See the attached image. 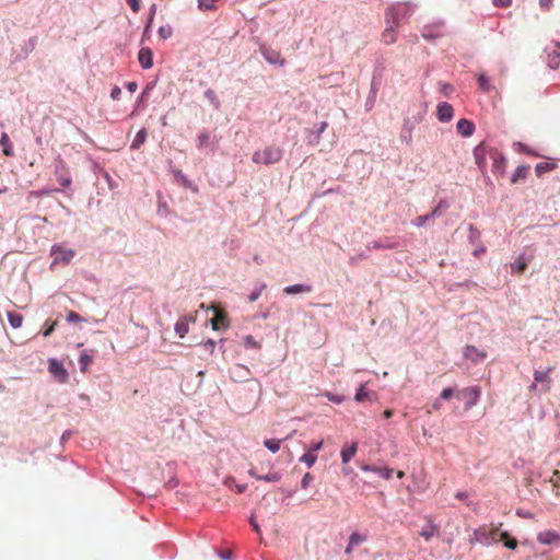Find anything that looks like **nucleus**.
Instances as JSON below:
<instances>
[{
	"label": "nucleus",
	"mask_w": 560,
	"mask_h": 560,
	"mask_svg": "<svg viewBox=\"0 0 560 560\" xmlns=\"http://www.w3.org/2000/svg\"><path fill=\"white\" fill-rule=\"evenodd\" d=\"M557 49L548 55L549 67L557 69L560 65V43H557Z\"/></svg>",
	"instance_id": "obj_24"
},
{
	"label": "nucleus",
	"mask_w": 560,
	"mask_h": 560,
	"mask_svg": "<svg viewBox=\"0 0 560 560\" xmlns=\"http://www.w3.org/2000/svg\"><path fill=\"white\" fill-rule=\"evenodd\" d=\"M502 523L494 525H482L474 532L476 541L483 545H491L502 541L509 549L517 547V540L512 538L506 532H500Z\"/></svg>",
	"instance_id": "obj_1"
},
{
	"label": "nucleus",
	"mask_w": 560,
	"mask_h": 560,
	"mask_svg": "<svg viewBox=\"0 0 560 560\" xmlns=\"http://www.w3.org/2000/svg\"><path fill=\"white\" fill-rule=\"evenodd\" d=\"M393 413H394V412H393V410H392V409H386V410H384V412H383V417H384L385 419H388V418H390V417L393 416Z\"/></svg>",
	"instance_id": "obj_59"
},
{
	"label": "nucleus",
	"mask_w": 560,
	"mask_h": 560,
	"mask_svg": "<svg viewBox=\"0 0 560 560\" xmlns=\"http://www.w3.org/2000/svg\"><path fill=\"white\" fill-rule=\"evenodd\" d=\"M463 355L474 364L481 363L487 358V352L468 345L464 348Z\"/></svg>",
	"instance_id": "obj_8"
},
{
	"label": "nucleus",
	"mask_w": 560,
	"mask_h": 560,
	"mask_svg": "<svg viewBox=\"0 0 560 560\" xmlns=\"http://www.w3.org/2000/svg\"><path fill=\"white\" fill-rule=\"evenodd\" d=\"M436 532V527L435 526H430L428 528H424L420 532V535L428 541L430 540L434 533Z\"/></svg>",
	"instance_id": "obj_38"
},
{
	"label": "nucleus",
	"mask_w": 560,
	"mask_h": 560,
	"mask_svg": "<svg viewBox=\"0 0 560 560\" xmlns=\"http://www.w3.org/2000/svg\"><path fill=\"white\" fill-rule=\"evenodd\" d=\"M316 460L317 455L312 452H307L300 457V462L305 463L308 467H312Z\"/></svg>",
	"instance_id": "obj_30"
},
{
	"label": "nucleus",
	"mask_w": 560,
	"mask_h": 560,
	"mask_svg": "<svg viewBox=\"0 0 560 560\" xmlns=\"http://www.w3.org/2000/svg\"><path fill=\"white\" fill-rule=\"evenodd\" d=\"M366 540V536L359 534L358 532H353L349 537V542L351 546H359L360 544Z\"/></svg>",
	"instance_id": "obj_33"
},
{
	"label": "nucleus",
	"mask_w": 560,
	"mask_h": 560,
	"mask_svg": "<svg viewBox=\"0 0 560 560\" xmlns=\"http://www.w3.org/2000/svg\"><path fill=\"white\" fill-rule=\"evenodd\" d=\"M555 368L550 366L546 371H535L534 372V380L536 383L540 384V389L544 393H548L551 389V373L553 372Z\"/></svg>",
	"instance_id": "obj_6"
},
{
	"label": "nucleus",
	"mask_w": 560,
	"mask_h": 560,
	"mask_svg": "<svg viewBox=\"0 0 560 560\" xmlns=\"http://www.w3.org/2000/svg\"><path fill=\"white\" fill-rule=\"evenodd\" d=\"M446 96L450 95V92H453V86L450 84H443L441 90Z\"/></svg>",
	"instance_id": "obj_57"
},
{
	"label": "nucleus",
	"mask_w": 560,
	"mask_h": 560,
	"mask_svg": "<svg viewBox=\"0 0 560 560\" xmlns=\"http://www.w3.org/2000/svg\"><path fill=\"white\" fill-rule=\"evenodd\" d=\"M48 371L59 383H66L68 381V372L63 368L62 363L58 362L56 359H50L48 361Z\"/></svg>",
	"instance_id": "obj_7"
},
{
	"label": "nucleus",
	"mask_w": 560,
	"mask_h": 560,
	"mask_svg": "<svg viewBox=\"0 0 560 560\" xmlns=\"http://www.w3.org/2000/svg\"><path fill=\"white\" fill-rule=\"evenodd\" d=\"M446 207H447L446 205H444L443 202H440V205H439L434 210H432V212H431V213H429V214H430L432 218H435V217H438V215H439V213H440L441 209H442V208H446Z\"/></svg>",
	"instance_id": "obj_55"
},
{
	"label": "nucleus",
	"mask_w": 560,
	"mask_h": 560,
	"mask_svg": "<svg viewBox=\"0 0 560 560\" xmlns=\"http://www.w3.org/2000/svg\"><path fill=\"white\" fill-rule=\"evenodd\" d=\"M511 268L522 273L527 268V261H525L522 257L517 258L513 264H511Z\"/></svg>",
	"instance_id": "obj_34"
},
{
	"label": "nucleus",
	"mask_w": 560,
	"mask_h": 560,
	"mask_svg": "<svg viewBox=\"0 0 560 560\" xmlns=\"http://www.w3.org/2000/svg\"><path fill=\"white\" fill-rule=\"evenodd\" d=\"M265 284H261L259 289H256L255 291H253L249 296H248V300L249 302H255L259 299V296L261 295V292L262 290L265 289Z\"/></svg>",
	"instance_id": "obj_43"
},
{
	"label": "nucleus",
	"mask_w": 560,
	"mask_h": 560,
	"mask_svg": "<svg viewBox=\"0 0 560 560\" xmlns=\"http://www.w3.org/2000/svg\"><path fill=\"white\" fill-rule=\"evenodd\" d=\"M456 498L459 500H464L465 498H467V493L466 492H457Z\"/></svg>",
	"instance_id": "obj_61"
},
{
	"label": "nucleus",
	"mask_w": 560,
	"mask_h": 560,
	"mask_svg": "<svg viewBox=\"0 0 560 560\" xmlns=\"http://www.w3.org/2000/svg\"><path fill=\"white\" fill-rule=\"evenodd\" d=\"M314 480V477L311 472H306L302 480H301V487L302 489H307L308 486L312 483V481Z\"/></svg>",
	"instance_id": "obj_40"
},
{
	"label": "nucleus",
	"mask_w": 560,
	"mask_h": 560,
	"mask_svg": "<svg viewBox=\"0 0 560 560\" xmlns=\"http://www.w3.org/2000/svg\"><path fill=\"white\" fill-rule=\"evenodd\" d=\"M432 407L435 409V410H439L441 408V402L439 400H435L432 405Z\"/></svg>",
	"instance_id": "obj_63"
},
{
	"label": "nucleus",
	"mask_w": 560,
	"mask_h": 560,
	"mask_svg": "<svg viewBox=\"0 0 560 560\" xmlns=\"http://www.w3.org/2000/svg\"><path fill=\"white\" fill-rule=\"evenodd\" d=\"M261 51H262V55H264L265 59L269 63H280L281 66L284 65L285 61L281 57L279 51L273 50V49H269V48H264Z\"/></svg>",
	"instance_id": "obj_18"
},
{
	"label": "nucleus",
	"mask_w": 560,
	"mask_h": 560,
	"mask_svg": "<svg viewBox=\"0 0 560 560\" xmlns=\"http://www.w3.org/2000/svg\"><path fill=\"white\" fill-rule=\"evenodd\" d=\"M454 394H455V390L451 387H447L441 392L440 398L444 399V400H448L450 398H452L454 396Z\"/></svg>",
	"instance_id": "obj_44"
},
{
	"label": "nucleus",
	"mask_w": 560,
	"mask_h": 560,
	"mask_svg": "<svg viewBox=\"0 0 560 560\" xmlns=\"http://www.w3.org/2000/svg\"><path fill=\"white\" fill-rule=\"evenodd\" d=\"M456 128H457V132L459 135H462L463 137L471 136L475 130L474 124L467 119H459Z\"/></svg>",
	"instance_id": "obj_17"
},
{
	"label": "nucleus",
	"mask_w": 560,
	"mask_h": 560,
	"mask_svg": "<svg viewBox=\"0 0 560 560\" xmlns=\"http://www.w3.org/2000/svg\"><path fill=\"white\" fill-rule=\"evenodd\" d=\"M256 479L264 480L266 482H277L281 479V475L278 471H271L267 475L256 476Z\"/></svg>",
	"instance_id": "obj_29"
},
{
	"label": "nucleus",
	"mask_w": 560,
	"mask_h": 560,
	"mask_svg": "<svg viewBox=\"0 0 560 560\" xmlns=\"http://www.w3.org/2000/svg\"><path fill=\"white\" fill-rule=\"evenodd\" d=\"M488 154L489 150L482 144H479L474 151L476 164L478 165L481 172L486 171Z\"/></svg>",
	"instance_id": "obj_9"
},
{
	"label": "nucleus",
	"mask_w": 560,
	"mask_h": 560,
	"mask_svg": "<svg viewBox=\"0 0 560 560\" xmlns=\"http://www.w3.org/2000/svg\"><path fill=\"white\" fill-rule=\"evenodd\" d=\"M528 171H529V166L528 165H521L518 166L512 178H511V183L512 184H516L518 180H523L526 178L527 174H528Z\"/></svg>",
	"instance_id": "obj_22"
},
{
	"label": "nucleus",
	"mask_w": 560,
	"mask_h": 560,
	"mask_svg": "<svg viewBox=\"0 0 560 560\" xmlns=\"http://www.w3.org/2000/svg\"><path fill=\"white\" fill-rule=\"evenodd\" d=\"M244 345L247 348H257V349L260 348V345L250 335H247L246 337H244Z\"/></svg>",
	"instance_id": "obj_39"
},
{
	"label": "nucleus",
	"mask_w": 560,
	"mask_h": 560,
	"mask_svg": "<svg viewBox=\"0 0 560 560\" xmlns=\"http://www.w3.org/2000/svg\"><path fill=\"white\" fill-rule=\"evenodd\" d=\"M246 488H247L246 485H238V486H236V492L243 493L246 490Z\"/></svg>",
	"instance_id": "obj_60"
},
{
	"label": "nucleus",
	"mask_w": 560,
	"mask_h": 560,
	"mask_svg": "<svg viewBox=\"0 0 560 560\" xmlns=\"http://www.w3.org/2000/svg\"><path fill=\"white\" fill-rule=\"evenodd\" d=\"M422 36H423L424 38H427V39H430V38H438V37H440V36H441V33H440V31H438V30H436L435 32H431V31H430V32H427V31H423V32H422Z\"/></svg>",
	"instance_id": "obj_48"
},
{
	"label": "nucleus",
	"mask_w": 560,
	"mask_h": 560,
	"mask_svg": "<svg viewBox=\"0 0 560 560\" xmlns=\"http://www.w3.org/2000/svg\"><path fill=\"white\" fill-rule=\"evenodd\" d=\"M137 89H138V84H137L136 82H129V83L127 84V90H128L129 92H131V93H132V92H136V91H137Z\"/></svg>",
	"instance_id": "obj_58"
},
{
	"label": "nucleus",
	"mask_w": 560,
	"mask_h": 560,
	"mask_svg": "<svg viewBox=\"0 0 560 560\" xmlns=\"http://www.w3.org/2000/svg\"><path fill=\"white\" fill-rule=\"evenodd\" d=\"M50 255L54 257L52 264L54 265H68L72 258L75 255V252L71 248H66L62 245H54L50 249Z\"/></svg>",
	"instance_id": "obj_4"
},
{
	"label": "nucleus",
	"mask_w": 560,
	"mask_h": 560,
	"mask_svg": "<svg viewBox=\"0 0 560 560\" xmlns=\"http://www.w3.org/2000/svg\"><path fill=\"white\" fill-rule=\"evenodd\" d=\"M283 155L281 148L276 145H268L262 150H257L252 155V161L256 164L271 165L278 163Z\"/></svg>",
	"instance_id": "obj_3"
},
{
	"label": "nucleus",
	"mask_w": 560,
	"mask_h": 560,
	"mask_svg": "<svg viewBox=\"0 0 560 560\" xmlns=\"http://www.w3.org/2000/svg\"><path fill=\"white\" fill-rule=\"evenodd\" d=\"M232 380L241 382L246 380L250 375V371L243 364H235L231 371Z\"/></svg>",
	"instance_id": "obj_12"
},
{
	"label": "nucleus",
	"mask_w": 560,
	"mask_h": 560,
	"mask_svg": "<svg viewBox=\"0 0 560 560\" xmlns=\"http://www.w3.org/2000/svg\"><path fill=\"white\" fill-rule=\"evenodd\" d=\"M432 217L430 214L420 215L413 220V224L416 226H423L425 223L431 219Z\"/></svg>",
	"instance_id": "obj_42"
},
{
	"label": "nucleus",
	"mask_w": 560,
	"mask_h": 560,
	"mask_svg": "<svg viewBox=\"0 0 560 560\" xmlns=\"http://www.w3.org/2000/svg\"><path fill=\"white\" fill-rule=\"evenodd\" d=\"M512 3V0H493V4L499 8H508Z\"/></svg>",
	"instance_id": "obj_49"
},
{
	"label": "nucleus",
	"mask_w": 560,
	"mask_h": 560,
	"mask_svg": "<svg viewBox=\"0 0 560 560\" xmlns=\"http://www.w3.org/2000/svg\"><path fill=\"white\" fill-rule=\"evenodd\" d=\"M322 447H323V441H318V442L312 443L308 452L316 454V452L322 450Z\"/></svg>",
	"instance_id": "obj_51"
},
{
	"label": "nucleus",
	"mask_w": 560,
	"mask_h": 560,
	"mask_svg": "<svg viewBox=\"0 0 560 560\" xmlns=\"http://www.w3.org/2000/svg\"><path fill=\"white\" fill-rule=\"evenodd\" d=\"M249 523L252 524L253 529H254L258 535H260V534H261V530H260V527H259L258 523L256 522V520H255L254 515H252V516L249 517Z\"/></svg>",
	"instance_id": "obj_52"
},
{
	"label": "nucleus",
	"mask_w": 560,
	"mask_h": 560,
	"mask_svg": "<svg viewBox=\"0 0 560 560\" xmlns=\"http://www.w3.org/2000/svg\"><path fill=\"white\" fill-rule=\"evenodd\" d=\"M325 396L332 402L341 404L343 401V398L341 396L334 395L329 392L325 394Z\"/></svg>",
	"instance_id": "obj_47"
},
{
	"label": "nucleus",
	"mask_w": 560,
	"mask_h": 560,
	"mask_svg": "<svg viewBox=\"0 0 560 560\" xmlns=\"http://www.w3.org/2000/svg\"><path fill=\"white\" fill-rule=\"evenodd\" d=\"M58 182L60 183L61 186L68 187L71 184V178L68 175H59Z\"/></svg>",
	"instance_id": "obj_46"
},
{
	"label": "nucleus",
	"mask_w": 560,
	"mask_h": 560,
	"mask_svg": "<svg viewBox=\"0 0 560 560\" xmlns=\"http://www.w3.org/2000/svg\"><path fill=\"white\" fill-rule=\"evenodd\" d=\"M198 140H199V145L202 147V145H206L209 141V136L207 133H201L199 137H198Z\"/></svg>",
	"instance_id": "obj_56"
},
{
	"label": "nucleus",
	"mask_w": 560,
	"mask_h": 560,
	"mask_svg": "<svg viewBox=\"0 0 560 560\" xmlns=\"http://www.w3.org/2000/svg\"><path fill=\"white\" fill-rule=\"evenodd\" d=\"M173 30L170 25H163L159 28V35L163 39H167L172 36Z\"/></svg>",
	"instance_id": "obj_37"
},
{
	"label": "nucleus",
	"mask_w": 560,
	"mask_h": 560,
	"mask_svg": "<svg viewBox=\"0 0 560 560\" xmlns=\"http://www.w3.org/2000/svg\"><path fill=\"white\" fill-rule=\"evenodd\" d=\"M537 540L542 545L560 542V535L555 530H545L537 535Z\"/></svg>",
	"instance_id": "obj_11"
},
{
	"label": "nucleus",
	"mask_w": 560,
	"mask_h": 560,
	"mask_svg": "<svg viewBox=\"0 0 560 560\" xmlns=\"http://www.w3.org/2000/svg\"><path fill=\"white\" fill-rule=\"evenodd\" d=\"M553 0H539V5L545 9L549 10L552 7Z\"/></svg>",
	"instance_id": "obj_54"
},
{
	"label": "nucleus",
	"mask_w": 560,
	"mask_h": 560,
	"mask_svg": "<svg viewBox=\"0 0 560 560\" xmlns=\"http://www.w3.org/2000/svg\"><path fill=\"white\" fill-rule=\"evenodd\" d=\"M281 440L268 439L265 440L264 445L272 453H276L280 450Z\"/></svg>",
	"instance_id": "obj_32"
},
{
	"label": "nucleus",
	"mask_w": 560,
	"mask_h": 560,
	"mask_svg": "<svg viewBox=\"0 0 560 560\" xmlns=\"http://www.w3.org/2000/svg\"><path fill=\"white\" fill-rule=\"evenodd\" d=\"M57 325V322L51 323L47 328L43 331L44 337H48L54 331L55 327Z\"/></svg>",
	"instance_id": "obj_53"
},
{
	"label": "nucleus",
	"mask_w": 560,
	"mask_h": 560,
	"mask_svg": "<svg viewBox=\"0 0 560 560\" xmlns=\"http://www.w3.org/2000/svg\"><path fill=\"white\" fill-rule=\"evenodd\" d=\"M120 94H121L120 88L115 85L110 92V97L116 101V100H119Z\"/></svg>",
	"instance_id": "obj_50"
},
{
	"label": "nucleus",
	"mask_w": 560,
	"mask_h": 560,
	"mask_svg": "<svg viewBox=\"0 0 560 560\" xmlns=\"http://www.w3.org/2000/svg\"><path fill=\"white\" fill-rule=\"evenodd\" d=\"M556 167L555 163L540 162L536 165L535 172L537 176H541L542 174L552 171Z\"/></svg>",
	"instance_id": "obj_27"
},
{
	"label": "nucleus",
	"mask_w": 560,
	"mask_h": 560,
	"mask_svg": "<svg viewBox=\"0 0 560 560\" xmlns=\"http://www.w3.org/2000/svg\"><path fill=\"white\" fill-rule=\"evenodd\" d=\"M132 12L138 13L141 9V0H126Z\"/></svg>",
	"instance_id": "obj_45"
},
{
	"label": "nucleus",
	"mask_w": 560,
	"mask_h": 560,
	"mask_svg": "<svg viewBox=\"0 0 560 560\" xmlns=\"http://www.w3.org/2000/svg\"><path fill=\"white\" fill-rule=\"evenodd\" d=\"M8 320L13 328H20L23 323V316L15 312H8Z\"/></svg>",
	"instance_id": "obj_26"
},
{
	"label": "nucleus",
	"mask_w": 560,
	"mask_h": 560,
	"mask_svg": "<svg viewBox=\"0 0 560 560\" xmlns=\"http://www.w3.org/2000/svg\"><path fill=\"white\" fill-rule=\"evenodd\" d=\"M353 548H354V546H351L350 542H348V546H347L345 552L347 555H350L352 552Z\"/></svg>",
	"instance_id": "obj_62"
},
{
	"label": "nucleus",
	"mask_w": 560,
	"mask_h": 560,
	"mask_svg": "<svg viewBox=\"0 0 560 560\" xmlns=\"http://www.w3.org/2000/svg\"><path fill=\"white\" fill-rule=\"evenodd\" d=\"M145 139H147V131H145V129L139 130L137 132L133 141L131 142L130 148L132 150L139 149L144 143Z\"/></svg>",
	"instance_id": "obj_25"
},
{
	"label": "nucleus",
	"mask_w": 560,
	"mask_h": 560,
	"mask_svg": "<svg viewBox=\"0 0 560 560\" xmlns=\"http://www.w3.org/2000/svg\"><path fill=\"white\" fill-rule=\"evenodd\" d=\"M478 85L483 92H489L491 89L489 78L486 74H479L477 78Z\"/></svg>",
	"instance_id": "obj_31"
},
{
	"label": "nucleus",
	"mask_w": 560,
	"mask_h": 560,
	"mask_svg": "<svg viewBox=\"0 0 560 560\" xmlns=\"http://www.w3.org/2000/svg\"><path fill=\"white\" fill-rule=\"evenodd\" d=\"M155 11H156V5L152 4L151 8H150V14H149V18H148L147 25L144 27V35H147L149 33V30L151 28V25H152L154 15H155Z\"/></svg>",
	"instance_id": "obj_36"
},
{
	"label": "nucleus",
	"mask_w": 560,
	"mask_h": 560,
	"mask_svg": "<svg viewBox=\"0 0 560 560\" xmlns=\"http://www.w3.org/2000/svg\"><path fill=\"white\" fill-rule=\"evenodd\" d=\"M94 350L91 351V353H89L88 351H83L81 354H80V358H79V363H80V370L81 372H86L88 369H89V365L92 363L93 361V354H94Z\"/></svg>",
	"instance_id": "obj_20"
},
{
	"label": "nucleus",
	"mask_w": 560,
	"mask_h": 560,
	"mask_svg": "<svg viewBox=\"0 0 560 560\" xmlns=\"http://www.w3.org/2000/svg\"><path fill=\"white\" fill-rule=\"evenodd\" d=\"M409 14V7L405 3H398L389 8L386 12V21L389 24L382 33L383 43L390 45L396 42L400 21Z\"/></svg>",
	"instance_id": "obj_2"
},
{
	"label": "nucleus",
	"mask_w": 560,
	"mask_h": 560,
	"mask_svg": "<svg viewBox=\"0 0 560 560\" xmlns=\"http://www.w3.org/2000/svg\"><path fill=\"white\" fill-rule=\"evenodd\" d=\"M283 291L287 294L308 293L312 291V288L305 284H294L285 287Z\"/></svg>",
	"instance_id": "obj_23"
},
{
	"label": "nucleus",
	"mask_w": 560,
	"mask_h": 560,
	"mask_svg": "<svg viewBox=\"0 0 560 560\" xmlns=\"http://www.w3.org/2000/svg\"><path fill=\"white\" fill-rule=\"evenodd\" d=\"M357 450H358V443H355V442L352 443L348 447H343L341 450V453H340L342 463L343 464H348L353 458V456L355 455Z\"/></svg>",
	"instance_id": "obj_19"
},
{
	"label": "nucleus",
	"mask_w": 560,
	"mask_h": 560,
	"mask_svg": "<svg viewBox=\"0 0 560 560\" xmlns=\"http://www.w3.org/2000/svg\"><path fill=\"white\" fill-rule=\"evenodd\" d=\"M138 60L143 69H150L153 66L151 49L141 48L138 54Z\"/></svg>",
	"instance_id": "obj_14"
},
{
	"label": "nucleus",
	"mask_w": 560,
	"mask_h": 560,
	"mask_svg": "<svg viewBox=\"0 0 560 560\" xmlns=\"http://www.w3.org/2000/svg\"><path fill=\"white\" fill-rule=\"evenodd\" d=\"M211 325L214 330L226 328L229 326L226 314L217 311L214 317L211 319Z\"/></svg>",
	"instance_id": "obj_16"
},
{
	"label": "nucleus",
	"mask_w": 560,
	"mask_h": 560,
	"mask_svg": "<svg viewBox=\"0 0 560 560\" xmlns=\"http://www.w3.org/2000/svg\"><path fill=\"white\" fill-rule=\"evenodd\" d=\"M489 156L492 160V171L502 175L505 164L504 156L495 150H489Z\"/></svg>",
	"instance_id": "obj_10"
},
{
	"label": "nucleus",
	"mask_w": 560,
	"mask_h": 560,
	"mask_svg": "<svg viewBox=\"0 0 560 560\" xmlns=\"http://www.w3.org/2000/svg\"><path fill=\"white\" fill-rule=\"evenodd\" d=\"M368 397H369V393H368V390L365 389V385H363V384H362V385L358 388L357 394H355V396H354V399H355L357 401L361 402V401H363V400L368 399Z\"/></svg>",
	"instance_id": "obj_35"
},
{
	"label": "nucleus",
	"mask_w": 560,
	"mask_h": 560,
	"mask_svg": "<svg viewBox=\"0 0 560 560\" xmlns=\"http://www.w3.org/2000/svg\"><path fill=\"white\" fill-rule=\"evenodd\" d=\"M361 469L364 471H373L378 474L384 479H389L394 472V469L388 467H377L372 465H363L361 466Z\"/></svg>",
	"instance_id": "obj_15"
},
{
	"label": "nucleus",
	"mask_w": 560,
	"mask_h": 560,
	"mask_svg": "<svg viewBox=\"0 0 560 560\" xmlns=\"http://www.w3.org/2000/svg\"><path fill=\"white\" fill-rule=\"evenodd\" d=\"M67 320H68L69 323H80V322H82L83 319H82V317H81L78 313H75V312H73V311H69V312L67 313Z\"/></svg>",
	"instance_id": "obj_41"
},
{
	"label": "nucleus",
	"mask_w": 560,
	"mask_h": 560,
	"mask_svg": "<svg viewBox=\"0 0 560 560\" xmlns=\"http://www.w3.org/2000/svg\"><path fill=\"white\" fill-rule=\"evenodd\" d=\"M0 145L2 147V151L7 156H12L14 154L13 144L7 133H2L0 138Z\"/></svg>",
	"instance_id": "obj_21"
},
{
	"label": "nucleus",
	"mask_w": 560,
	"mask_h": 560,
	"mask_svg": "<svg viewBox=\"0 0 560 560\" xmlns=\"http://www.w3.org/2000/svg\"><path fill=\"white\" fill-rule=\"evenodd\" d=\"M453 117V107L450 103L443 102L438 106V118L440 121L447 122Z\"/></svg>",
	"instance_id": "obj_13"
},
{
	"label": "nucleus",
	"mask_w": 560,
	"mask_h": 560,
	"mask_svg": "<svg viewBox=\"0 0 560 560\" xmlns=\"http://www.w3.org/2000/svg\"><path fill=\"white\" fill-rule=\"evenodd\" d=\"M458 398L463 397L466 399V409H469L477 405L479 397H480V388L478 386H470L463 388L462 390L457 392L456 395Z\"/></svg>",
	"instance_id": "obj_5"
},
{
	"label": "nucleus",
	"mask_w": 560,
	"mask_h": 560,
	"mask_svg": "<svg viewBox=\"0 0 560 560\" xmlns=\"http://www.w3.org/2000/svg\"><path fill=\"white\" fill-rule=\"evenodd\" d=\"M206 346H209V347H210V349H211V351H212V350H213V348H214V341H213V340H211V339H209V340L206 342Z\"/></svg>",
	"instance_id": "obj_64"
},
{
	"label": "nucleus",
	"mask_w": 560,
	"mask_h": 560,
	"mask_svg": "<svg viewBox=\"0 0 560 560\" xmlns=\"http://www.w3.org/2000/svg\"><path fill=\"white\" fill-rule=\"evenodd\" d=\"M175 331L180 337L184 338L188 332V323L186 319H180L175 324Z\"/></svg>",
	"instance_id": "obj_28"
}]
</instances>
